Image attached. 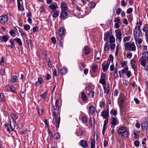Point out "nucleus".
Returning <instances> with one entry per match:
<instances>
[{
  "label": "nucleus",
  "instance_id": "1",
  "mask_svg": "<svg viewBox=\"0 0 148 148\" xmlns=\"http://www.w3.org/2000/svg\"><path fill=\"white\" fill-rule=\"evenodd\" d=\"M59 106L58 105H55V106H54L53 110L52 112V114L55 119L56 123L57 124V125H56V127L58 128L59 127V124L60 121V117L59 116L58 118H57V114L59 113Z\"/></svg>",
  "mask_w": 148,
  "mask_h": 148
},
{
  "label": "nucleus",
  "instance_id": "2",
  "mask_svg": "<svg viewBox=\"0 0 148 148\" xmlns=\"http://www.w3.org/2000/svg\"><path fill=\"white\" fill-rule=\"evenodd\" d=\"M118 134L121 135L122 134H124L121 136L122 138H125V137L127 138L129 134V132L127 130L126 128L124 127H120L117 132Z\"/></svg>",
  "mask_w": 148,
  "mask_h": 148
},
{
  "label": "nucleus",
  "instance_id": "3",
  "mask_svg": "<svg viewBox=\"0 0 148 148\" xmlns=\"http://www.w3.org/2000/svg\"><path fill=\"white\" fill-rule=\"evenodd\" d=\"M125 49L127 50L134 51L136 50V47L134 42L127 43L125 46Z\"/></svg>",
  "mask_w": 148,
  "mask_h": 148
},
{
  "label": "nucleus",
  "instance_id": "4",
  "mask_svg": "<svg viewBox=\"0 0 148 148\" xmlns=\"http://www.w3.org/2000/svg\"><path fill=\"white\" fill-rule=\"evenodd\" d=\"M141 127L143 130H147L148 127V117L145 119V120L141 124Z\"/></svg>",
  "mask_w": 148,
  "mask_h": 148
},
{
  "label": "nucleus",
  "instance_id": "5",
  "mask_svg": "<svg viewBox=\"0 0 148 148\" xmlns=\"http://www.w3.org/2000/svg\"><path fill=\"white\" fill-rule=\"evenodd\" d=\"M86 94L90 97H92L94 95V90L91 89L89 86H87L86 88Z\"/></svg>",
  "mask_w": 148,
  "mask_h": 148
},
{
  "label": "nucleus",
  "instance_id": "6",
  "mask_svg": "<svg viewBox=\"0 0 148 148\" xmlns=\"http://www.w3.org/2000/svg\"><path fill=\"white\" fill-rule=\"evenodd\" d=\"M0 18V23L2 25H4L7 23L8 19V16L6 15L2 16Z\"/></svg>",
  "mask_w": 148,
  "mask_h": 148
},
{
  "label": "nucleus",
  "instance_id": "7",
  "mask_svg": "<svg viewBox=\"0 0 148 148\" xmlns=\"http://www.w3.org/2000/svg\"><path fill=\"white\" fill-rule=\"evenodd\" d=\"M64 32V30L63 27H61L59 28L58 32L59 36H58L57 37L58 40H61L62 39V36L63 35Z\"/></svg>",
  "mask_w": 148,
  "mask_h": 148
},
{
  "label": "nucleus",
  "instance_id": "8",
  "mask_svg": "<svg viewBox=\"0 0 148 148\" xmlns=\"http://www.w3.org/2000/svg\"><path fill=\"white\" fill-rule=\"evenodd\" d=\"M69 16L68 13L66 11H62L60 12V17L63 19H66Z\"/></svg>",
  "mask_w": 148,
  "mask_h": 148
},
{
  "label": "nucleus",
  "instance_id": "9",
  "mask_svg": "<svg viewBox=\"0 0 148 148\" xmlns=\"http://www.w3.org/2000/svg\"><path fill=\"white\" fill-rule=\"evenodd\" d=\"M119 123V122L117 119L114 117H112L111 120V127H114L117 124Z\"/></svg>",
  "mask_w": 148,
  "mask_h": 148
},
{
  "label": "nucleus",
  "instance_id": "10",
  "mask_svg": "<svg viewBox=\"0 0 148 148\" xmlns=\"http://www.w3.org/2000/svg\"><path fill=\"white\" fill-rule=\"evenodd\" d=\"M101 116L104 119H108L109 112L105 110H103L101 113Z\"/></svg>",
  "mask_w": 148,
  "mask_h": 148
},
{
  "label": "nucleus",
  "instance_id": "11",
  "mask_svg": "<svg viewBox=\"0 0 148 148\" xmlns=\"http://www.w3.org/2000/svg\"><path fill=\"white\" fill-rule=\"evenodd\" d=\"M14 43L15 42L14 39H10L8 42L7 46L11 48H14L15 47V45L14 44Z\"/></svg>",
  "mask_w": 148,
  "mask_h": 148
},
{
  "label": "nucleus",
  "instance_id": "12",
  "mask_svg": "<svg viewBox=\"0 0 148 148\" xmlns=\"http://www.w3.org/2000/svg\"><path fill=\"white\" fill-rule=\"evenodd\" d=\"M115 33H116V36L118 39L119 41L120 42L122 38V34L121 32L120 29L116 30Z\"/></svg>",
  "mask_w": 148,
  "mask_h": 148
},
{
  "label": "nucleus",
  "instance_id": "13",
  "mask_svg": "<svg viewBox=\"0 0 148 148\" xmlns=\"http://www.w3.org/2000/svg\"><path fill=\"white\" fill-rule=\"evenodd\" d=\"M10 125L9 126L11 131H14V129L16 127L17 128V125L14 121H13L12 123L10 122Z\"/></svg>",
  "mask_w": 148,
  "mask_h": 148
},
{
  "label": "nucleus",
  "instance_id": "14",
  "mask_svg": "<svg viewBox=\"0 0 148 148\" xmlns=\"http://www.w3.org/2000/svg\"><path fill=\"white\" fill-rule=\"evenodd\" d=\"M59 11L56 10H52L51 12V13L53 18L58 17L59 15Z\"/></svg>",
  "mask_w": 148,
  "mask_h": 148
},
{
  "label": "nucleus",
  "instance_id": "15",
  "mask_svg": "<svg viewBox=\"0 0 148 148\" xmlns=\"http://www.w3.org/2000/svg\"><path fill=\"white\" fill-rule=\"evenodd\" d=\"M131 65L132 68L135 70L137 66V64L136 61L134 59H132L131 60Z\"/></svg>",
  "mask_w": 148,
  "mask_h": 148
},
{
  "label": "nucleus",
  "instance_id": "16",
  "mask_svg": "<svg viewBox=\"0 0 148 148\" xmlns=\"http://www.w3.org/2000/svg\"><path fill=\"white\" fill-rule=\"evenodd\" d=\"M134 39L136 42H137L138 44H140L142 42V40L141 39H138L139 36H138L137 32L134 34Z\"/></svg>",
  "mask_w": 148,
  "mask_h": 148
},
{
  "label": "nucleus",
  "instance_id": "17",
  "mask_svg": "<svg viewBox=\"0 0 148 148\" xmlns=\"http://www.w3.org/2000/svg\"><path fill=\"white\" fill-rule=\"evenodd\" d=\"M103 88L104 90V93H106L107 94H108L110 93V86L108 84H107L106 87L103 86Z\"/></svg>",
  "mask_w": 148,
  "mask_h": 148
},
{
  "label": "nucleus",
  "instance_id": "18",
  "mask_svg": "<svg viewBox=\"0 0 148 148\" xmlns=\"http://www.w3.org/2000/svg\"><path fill=\"white\" fill-rule=\"evenodd\" d=\"M9 37L7 35H4L0 36V40L1 41L6 42L8 40Z\"/></svg>",
  "mask_w": 148,
  "mask_h": 148
},
{
  "label": "nucleus",
  "instance_id": "19",
  "mask_svg": "<svg viewBox=\"0 0 148 148\" xmlns=\"http://www.w3.org/2000/svg\"><path fill=\"white\" fill-rule=\"evenodd\" d=\"M43 80L42 78L40 77L38 78V81L35 83V86L36 87L38 86L39 85L41 84L43 82Z\"/></svg>",
  "mask_w": 148,
  "mask_h": 148
},
{
  "label": "nucleus",
  "instance_id": "20",
  "mask_svg": "<svg viewBox=\"0 0 148 148\" xmlns=\"http://www.w3.org/2000/svg\"><path fill=\"white\" fill-rule=\"evenodd\" d=\"M49 8L52 10H56L58 8L57 5L56 3L51 4L49 6Z\"/></svg>",
  "mask_w": 148,
  "mask_h": 148
},
{
  "label": "nucleus",
  "instance_id": "21",
  "mask_svg": "<svg viewBox=\"0 0 148 148\" xmlns=\"http://www.w3.org/2000/svg\"><path fill=\"white\" fill-rule=\"evenodd\" d=\"M80 145L84 148H86L88 145L87 141L84 140H83L80 141Z\"/></svg>",
  "mask_w": 148,
  "mask_h": 148
},
{
  "label": "nucleus",
  "instance_id": "22",
  "mask_svg": "<svg viewBox=\"0 0 148 148\" xmlns=\"http://www.w3.org/2000/svg\"><path fill=\"white\" fill-rule=\"evenodd\" d=\"M83 52L86 55H88L90 52V49L88 47L85 46L84 47Z\"/></svg>",
  "mask_w": 148,
  "mask_h": 148
},
{
  "label": "nucleus",
  "instance_id": "23",
  "mask_svg": "<svg viewBox=\"0 0 148 148\" xmlns=\"http://www.w3.org/2000/svg\"><path fill=\"white\" fill-rule=\"evenodd\" d=\"M95 108L93 106H90L89 108V113L90 114H93L95 111Z\"/></svg>",
  "mask_w": 148,
  "mask_h": 148
},
{
  "label": "nucleus",
  "instance_id": "24",
  "mask_svg": "<svg viewBox=\"0 0 148 148\" xmlns=\"http://www.w3.org/2000/svg\"><path fill=\"white\" fill-rule=\"evenodd\" d=\"M140 61L141 65L143 66H145L146 64V60L145 58H143V57H141L139 60Z\"/></svg>",
  "mask_w": 148,
  "mask_h": 148
},
{
  "label": "nucleus",
  "instance_id": "25",
  "mask_svg": "<svg viewBox=\"0 0 148 148\" xmlns=\"http://www.w3.org/2000/svg\"><path fill=\"white\" fill-rule=\"evenodd\" d=\"M61 7L62 11H66L67 9V5L64 2L62 3H61Z\"/></svg>",
  "mask_w": 148,
  "mask_h": 148
},
{
  "label": "nucleus",
  "instance_id": "26",
  "mask_svg": "<svg viewBox=\"0 0 148 148\" xmlns=\"http://www.w3.org/2000/svg\"><path fill=\"white\" fill-rule=\"evenodd\" d=\"M109 43H112L115 42V39L114 36L113 35H111L109 36Z\"/></svg>",
  "mask_w": 148,
  "mask_h": 148
},
{
  "label": "nucleus",
  "instance_id": "27",
  "mask_svg": "<svg viewBox=\"0 0 148 148\" xmlns=\"http://www.w3.org/2000/svg\"><path fill=\"white\" fill-rule=\"evenodd\" d=\"M110 47V45L109 44V41H107L105 45L104 50L105 51H108Z\"/></svg>",
  "mask_w": 148,
  "mask_h": 148
},
{
  "label": "nucleus",
  "instance_id": "28",
  "mask_svg": "<svg viewBox=\"0 0 148 148\" xmlns=\"http://www.w3.org/2000/svg\"><path fill=\"white\" fill-rule=\"evenodd\" d=\"M14 41H15L18 44L19 46H21L22 45V41L19 38L16 37L14 39Z\"/></svg>",
  "mask_w": 148,
  "mask_h": 148
},
{
  "label": "nucleus",
  "instance_id": "29",
  "mask_svg": "<svg viewBox=\"0 0 148 148\" xmlns=\"http://www.w3.org/2000/svg\"><path fill=\"white\" fill-rule=\"evenodd\" d=\"M67 72V69L66 68L64 67L60 69V72L62 74H65Z\"/></svg>",
  "mask_w": 148,
  "mask_h": 148
},
{
  "label": "nucleus",
  "instance_id": "30",
  "mask_svg": "<svg viewBox=\"0 0 148 148\" xmlns=\"http://www.w3.org/2000/svg\"><path fill=\"white\" fill-rule=\"evenodd\" d=\"M10 116L12 119L14 120L13 121H14V120L18 118V116L17 114L13 113H11Z\"/></svg>",
  "mask_w": 148,
  "mask_h": 148
},
{
  "label": "nucleus",
  "instance_id": "31",
  "mask_svg": "<svg viewBox=\"0 0 148 148\" xmlns=\"http://www.w3.org/2000/svg\"><path fill=\"white\" fill-rule=\"evenodd\" d=\"M18 6L19 10L20 11L24 10V8L22 5V3H19V4H18Z\"/></svg>",
  "mask_w": 148,
  "mask_h": 148
},
{
  "label": "nucleus",
  "instance_id": "32",
  "mask_svg": "<svg viewBox=\"0 0 148 148\" xmlns=\"http://www.w3.org/2000/svg\"><path fill=\"white\" fill-rule=\"evenodd\" d=\"M37 109L39 114H42L44 111L43 109L39 106H38Z\"/></svg>",
  "mask_w": 148,
  "mask_h": 148
},
{
  "label": "nucleus",
  "instance_id": "33",
  "mask_svg": "<svg viewBox=\"0 0 148 148\" xmlns=\"http://www.w3.org/2000/svg\"><path fill=\"white\" fill-rule=\"evenodd\" d=\"M82 122L84 124H85L88 122V120L86 116H83L82 117Z\"/></svg>",
  "mask_w": 148,
  "mask_h": 148
},
{
  "label": "nucleus",
  "instance_id": "34",
  "mask_svg": "<svg viewBox=\"0 0 148 148\" xmlns=\"http://www.w3.org/2000/svg\"><path fill=\"white\" fill-rule=\"evenodd\" d=\"M98 66L95 63H94L92 64V69L94 72L96 71L97 69Z\"/></svg>",
  "mask_w": 148,
  "mask_h": 148
},
{
  "label": "nucleus",
  "instance_id": "35",
  "mask_svg": "<svg viewBox=\"0 0 148 148\" xmlns=\"http://www.w3.org/2000/svg\"><path fill=\"white\" fill-rule=\"evenodd\" d=\"M19 29V32L21 33V35L22 36H24L25 37L26 36V34L23 31L22 29L21 28H20L18 27H17Z\"/></svg>",
  "mask_w": 148,
  "mask_h": 148
},
{
  "label": "nucleus",
  "instance_id": "36",
  "mask_svg": "<svg viewBox=\"0 0 148 148\" xmlns=\"http://www.w3.org/2000/svg\"><path fill=\"white\" fill-rule=\"evenodd\" d=\"M82 97L83 101H86L87 99V97L84 92H82Z\"/></svg>",
  "mask_w": 148,
  "mask_h": 148
},
{
  "label": "nucleus",
  "instance_id": "37",
  "mask_svg": "<svg viewBox=\"0 0 148 148\" xmlns=\"http://www.w3.org/2000/svg\"><path fill=\"white\" fill-rule=\"evenodd\" d=\"M109 36V33L108 32H106L104 34V39L105 40H108Z\"/></svg>",
  "mask_w": 148,
  "mask_h": 148
},
{
  "label": "nucleus",
  "instance_id": "38",
  "mask_svg": "<svg viewBox=\"0 0 148 148\" xmlns=\"http://www.w3.org/2000/svg\"><path fill=\"white\" fill-rule=\"evenodd\" d=\"M91 146L90 148H94L95 146V140L92 139L90 141Z\"/></svg>",
  "mask_w": 148,
  "mask_h": 148
},
{
  "label": "nucleus",
  "instance_id": "39",
  "mask_svg": "<svg viewBox=\"0 0 148 148\" xmlns=\"http://www.w3.org/2000/svg\"><path fill=\"white\" fill-rule=\"evenodd\" d=\"M140 26L139 25L136 26L135 28V30L134 31V33L137 32V34H138V31H139L140 30Z\"/></svg>",
  "mask_w": 148,
  "mask_h": 148
},
{
  "label": "nucleus",
  "instance_id": "40",
  "mask_svg": "<svg viewBox=\"0 0 148 148\" xmlns=\"http://www.w3.org/2000/svg\"><path fill=\"white\" fill-rule=\"evenodd\" d=\"M89 123L90 125H94L95 124L94 119L92 118H90Z\"/></svg>",
  "mask_w": 148,
  "mask_h": 148
},
{
  "label": "nucleus",
  "instance_id": "41",
  "mask_svg": "<svg viewBox=\"0 0 148 148\" xmlns=\"http://www.w3.org/2000/svg\"><path fill=\"white\" fill-rule=\"evenodd\" d=\"M133 133L135 136V138H137L138 136V133L137 130H133Z\"/></svg>",
  "mask_w": 148,
  "mask_h": 148
},
{
  "label": "nucleus",
  "instance_id": "42",
  "mask_svg": "<svg viewBox=\"0 0 148 148\" xmlns=\"http://www.w3.org/2000/svg\"><path fill=\"white\" fill-rule=\"evenodd\" d=\"M17 80V77L16 76H14L11 79V82L13 83L15 82Z\"/></svg>",
  "mask_w": 148,
  "mask_h": 148
},
{
  "label": "nucleus",
  "instance_id": "43",
  "mask_svg": "<svg viewBox=\"0 0 148 148\" xmlns=\"http://www.w3.org/2000/svg\"><path fill=\"white\" fill-rule=\"evenodd\" d=\"M10 34L11 36L13 37H15L16 35V34L13 29H12L10 31Z\"/></svg>",
  "mask_w": 148,
  "mask_h": 148
},
{
  "label": "nucleus",
  "instance_id": "44",
  "mask_svg": "<svg viewBox=\"0 0 148 148\" xmlns=\"http://www.w3.org/2000/svg\"><path fill=\"white\" fill-rule=\"evenodd\" d=\"M30 26L28 25L25 24L24 26V29L26 31H28L29 30Z\"/></svg>",
  "mask_w": 148,
  "mask_h": 148
},
{
  "label": "nucleus",
  "instance_id": "45",
  "mask_svg": "<svg viewBox=\"0 0 148 148\" xmlns=\"http://www.w3.org/2000/svg\"><path fill=\"white\" fill-rule=\"evenodd\" d=\"M110 48L111 50H113L115 48V45L114 43H110Z\"/></svg>",
  "mask_w": 148,
  "mask_h": 148
},
{
  "label": "nucleus",
  "instance_id": "46",
  "mask_svg": "<svg viewBox=\"0 0 148 148\" xmlns=\"http://www.w3.org/2000/svg\"><path fill=\"white\" fill-rule=\"evenodd\" d=\"M54 138L56 139H58L60 137V134L58 133H55L54 136Z\"/></svg>",
  "mask_w": 148,
  "mask_h": 148
},
{
  "label": "nucleus",
  "instance_id": "47",
  "mask_svg": "<svg viewBox=\"0 0 148 148\" xmlns=\"http://www.w3.org/2000/svg\"><path fill=\"white\" fill-rule=\"evenodd\" d=\"M47 91H46L45 93H43L40 95V97L44 99H45L47 97Z\"/></svg>",
  "mask_w": 148,
  "mask_h": 148
},
{
  "label": "nucleus",
  "instance_id": "48",
  "mask_svg": "<svg viewBox=\"0 0 148 148\" xmlns=\"http://www.w3.org/2000/svg\"><path fill=\"white\" fill-rule=\"evenodd\" d=\"M102 67L103 71L104 72L108 70V67L106 65H102Z\"/></svg>",
  "mask_w": 148,
  "mask_h": 148
},
{
  "label": "nucleus",
  "instance_id": "49",
  "mask_svg": "<svg viewBox=\"0 0 148 148\" xmlns=\"http://www.w3.org/2000/svg\"><path fill=\"white\" fill-rule=\"evenodd\" d=\"M143 30L145 32V35H146L148 32V28L147 27H144Z\"/></svg>",
  "mask_w": 148,
  "mask_h": 148
},
{
  "label": "nucleus",
  "instance_id": "50",
  "mask_svg": "<svg viewBox=\"0 0 148 148\" xmlns=\"http://www.w3.org/2000/svg\"><path fill=\"white\" fill-rule=\"evenodd\" d=\"M45 7L42 6L41 5L40 7V12L41 13L42 12H45Z\"/></svg>",
  "mask_w": 148,
  "mask_h": 148
},
{
  "label": "nucleus",
  "instance_id": "51",
  "mask_svg": "<svg viewBox=\"0 0 148 148\" xmlns=\"http://www.w3.org/2000/svg\"><path fill=\"white\" fill-rule=\"evenodd\" d=\"M110 114H112L113 116H115L117 115V112L116 110H112L111 111Z\"/></svg>",
  "mask_w": 148,
  "mask_h": 148
},
{
  "label": "nucleus",
  "instance_id": "52",
  "mask_svg": "<svg viewBox=\"0 0 148 148\" xmlns=\"http://www.w3.org/2000/svg\"><path fill=\"white\" fill-rule=\"evenodd\" d=\"M0 97L1 100H2L3 101H5V96L3 93H1L0 95Z\"/></svg>",
  "mask_w": 148,
  "mask_h": 148
},
{
  "label": "nucleus",
  "instance_id": "53",
  "mask_svg": "<svg viewBox=\"0 0 148 148\" xmlns=\"http://www.w3.org/2000/svg\"><path fill=\"white\" fill-rule=\"evenodd\" d=\"M130 38V37L129 36H125L123 38V41L124 42L128 41L129 40Z\"/></svg>",
  "mask_w": 148,
  "mask_h": 148
},
{
  "label": "nucleus",
  "instance_id": "54",
  "mask_svg": "<svg viewBox=\"0 0 148 148\" xmlns=\"http://www.w3.org/2000/svg\"><path fill=\"white\" fill-rule=\"evenodd\" d=\"M128 69V68L127 66H126V67L123 69L121 70V72L123 73H126V71H127Z\"/></svg>",
  "mask_w": 148,
  "mask_h": 148
},
{
  "label": "nucleus",
  "instance_id": "55",
  "mask_svg": "<svg viewBox=\"0 0 148 148\" xmlns=\"http://www.w3.org/2000/svg\"><path fill=\"white\" fill-rule=\"evenodd\" d=\"M148 54V52H145L143 54V56L141 57H143V58H145L147 57Z\"/></svg>",
  "mask_w": 148,
  "mask_h": 148
},
{
  "label": "nucleus",
  "instance_id": "56",
  "mask_svg": "<svg viewBox=\"0 0 148 148\" xmlns=\"http://www.w3.org/2000/svg\"><path fill=\"white\" fill-rule=\"evenodd\" d=\"M51 40L53 43V44H55L56 43V39L53 36L51 38Z\"/></svg>",
  "mask_w": 148,
  "mask_h": 148
},
{
  "label": "nucleus",
  "instance_id": "57",
  "mask_svg": "<svg viewBox=\"0 0 148 148\" xmlns=\"http://www.w3.org/2000/svg\"><path fill=\"white\" fill-rule=\"evenodd\" d=\"M127 3L125 2L124 0H122L121 1V5L123 7H125Z\"/></svg>",
  "mask_w": 148,
  "mask_h": 148
},
{
  "label": "nucleus",
  "instance_id": "58",
  "mask_svg": "<svg viewBox=\"0 0 148 148\" xmlns=\"http://www.w3.org/2000/svg\"><path fill=\"white\" fill-rule=\"evenodd\" d=\"M5 62L4 60L3 57H2L1 61L0 62V64L1 65H4V64L5 63Z\"/></svg>",
  "mask_w": 148,
  "mask_h": 148
},
{
  "label": "nucleus",
  "instance_id": "59",
  "mask_svg": "<svg viewBox=\"0 0 148 148\" xmlns=\"http://www.w3.org/2000/svg\"><path fill=\"white\" fill-rule=\"evenodd\" d=\"M134 144L136 147H138L139 146V141L137 140L134 142Z\"/></svg>",
  "mask_w": 148,
  "mask_h": 148
},
{
  "label": "nucleus",
  "instance_id": "60",
  "mask_svg": "<svg viewBox=\"0 0 148 148\" xmlns=\"http://www.w3.org/2000/svg\"><path fill=\"white\" fill-rule=\"evenodd\" d=\"M133 11V9L132 8H129L126 11V12L127 14H130Z\"/></svg>",
  "mask_w": 148,
  "mask_h": 148
},
{
  "label": "nucleus",
  "instance_id": "61",
  "mask_svg": "<svg viewBox=\"0 0 148 148\" xmlns=\"http://www.w3.org/2000/svg\"><path fill=\"white\" fill-rule=\"evenodd\" d=\"M114 22H116V23H120V20L119 18L117 17L115 18L114 20Z\"/></svg>",
  "mask_w": 148,
  "mask_h": 148
},
{
  "label": "nucleus",
  "instance_id": "62",
  "mask_svg": "<svg viewBox=\"0 0 148 148\" xmlns=\"http://www.w3.org/2000/svg\"><path fill=\"white\" fill-rule=\"evenodd\" d=\"M126 75L128 77H129L131 76V72L130 71H127L126 72Z\"/></svg>",
  "mask_w": 148,
  "mask_h": 148
},
{
  "label": "nucleus",
  "instance_id": "63",
  "mask_svg": "<svg viewBox=\"0 0 148 148\" xmlns=\"http://www.w3.org/2000/svg\"><path fill=\"white\" fill-rule=\"evenodd\" d=\"M123 22L124 25H127L128 24V22L126 18H124L123 19Z\"/></svg>",
  "mask_w": 148,
  "mask_h": 148
},
{
  "label": "nucleus",
  "instance_id": "64",
  "mask_svg": "<svg viewBox=\"0 0 148 148\" xmlns=\"http://www.w3.org/2000/svg\"><path fill=\"white\" fill-rule=\"evenodd\" d=\"M121 11H122V10H121V8H119L116 11V13L117 14L119 15L120 14Z\"/></svg>",
  "mask_w": 148,
  "mask_h": 148
}]
</instances>
